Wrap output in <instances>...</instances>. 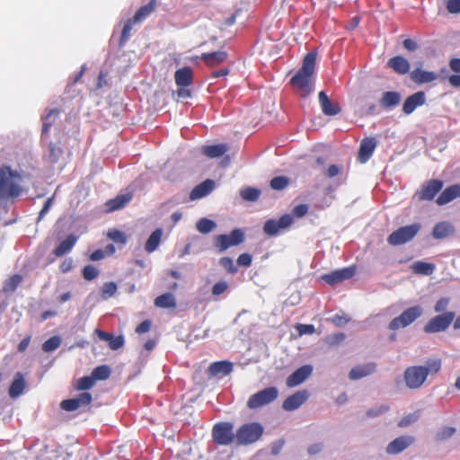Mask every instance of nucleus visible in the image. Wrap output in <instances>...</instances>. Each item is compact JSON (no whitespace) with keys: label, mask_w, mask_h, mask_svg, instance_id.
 Returning a JSON list of instances; mask_svg holds the SVG:
<instances>
[{"label":"nucleus","mask_w":460,"mask_h":460,"mask_svg":"<svg viewBox=\"0 0 460 460\" xmlns=\"http://www.w3.org/2000/svg\"><path fill=\"white\" fill-rule=\"evenodd\" d=\"M447 8L450 13H459L460 0H448L447 4Z\"/></svg>","instance_id":"obj_60"},{"label":"nucleus","mask_w":460,"mask_h":460,"mask_svg":"<svg viewBox=\"0 0 460 460\" xmlns=\"http://www.w3.org/2000/svg\"><path fill=\"white\" fill-rule=\"evenodd\" d=\"M308 396L309 394L306 390L298 391L283 402L282 408L288 411H295L308 399Z\"/></svg>","instance_id":"obj_15"},{"label":"nucleus","mask_w":460,"mask_h":460,"mask_svg":"<svg viewBox=\"0 0 460 460\" xmlns=\"http://www.w3.org/2000/svg\"><path fill=\"white\" fill-rule=\"evenodd\" d=\"M228 283L226 281H218L212 288V295L219 296L228 289Z\"/></svg>","instance_id":"obj_55"},{"label":"nucleus","mask_w":460,"mask_h":460,"mask_svg":"<svg viewBox=\"0 0 460 460\" xmlns=\"http://www.w3.org/2000/svg\"><path fill=\"white\" fill-rule=\"evenodd\" d=\"M163 234V229L157 228L150 234L145 244V250L148 253L154 252L158 248Z\"/></svg>","instance_id":"obj_31"},{"label":"nucleus","mask_w":460,"mask_h":460,"mask_svg":"<svg viewBox=\"0 0 460 460\" xmlns=\"http://www.w3.org/2000/svg\"><path fill=\"white\" fill-rule=\"evenodd\" d=\"M376 146V140L374 137H365L359 146L358 161L362 164L367 163L372 156Z\"/></svg>","instance_id":"obj_16"},{"label":"nucleus","mask_w":460,"mask_h":460,"mask_svg":"<svg viewBox=\"0 0 460 460\" xmlns=\"http://www.w3.org/2000/svg\"><path fill=\"white\" fill-rule=\"evenodd\" d=\"M454 233V226L448 222H440L437 224L432 232L435 239H443Z\"/></svg>","instance_id":"obj_32"},{"label":"nucleus","mask_w":460,"mask_h":460,"mask_svg":"<svg viewBox=\"0 0 460 460\" xmlns=\"http://www.w3.org/2000/svg\"><path fill=\"white\" fill-rule=\"evenodd\" d=\"M288 184V179L284 176H278L270 181V187L273 190H280L286 188Z\"/></svg>","instance_id":"obj_50"},{"label":"nucleus","mask_w":460,"mask_h":460,"mask_svg":"<svg viewBox=\"0 0 460 460\" xmlns=\"http://www.w3.org/2000/svg\"><path fill=\"white\" fill-rule=\"evenodd\" d=\"M155 305L161 308H174L176 306V300L172 293H165L155 298Z\"/></svg>","instance_id":"obj_35"},{"label":"nucleus","mask_w":460,"mask_h":460,"mask_svg":"<svg viewBox=\"0 0 460 460\" xmlns=\"http://www.w3.org/2000/svg\"><path fill=\"white\" fill-rule=\"evenodd\" d=\"M124 345V338L123 336L119 335L117 337L112 336L111 340L109 341V347L112 350L119 349Z\"/></svg>","instance_id":"obj_57"},{"label":"nucleus","mask_w":460,"mask_h":460,"mask_svg":"<svg viewBox=\"0 0 460 460\" xmlns=\"http://www.w3.org/2000/svg\"><path fill=\"white\" fill-rule=\"evenodd\" d=\"M227 54L226 51L218 50L211 53H203L200 58L209 66H217L226 60Z\"/></svg>","instance_id":"obj_28"},{"label":"nucleus","mask_w":460,"mask_h":460,"mask_svg":"<svg viewBox=\"0 0 460 460\" xmlns=\"http://www.w3.org/2000/svg\"><path fill=\"white\" fill-rule=\"evenodd\" d=\"M449 304V298L441 297L438 299L434 306V311L437 313H443L446 311Z\"/></svg>","instance_id":"obj_58"},{"label":"nucleus","mask_w":460,"mask_h":460,"mask_svg":"<svg viewBox=\"0 0 460 460\" xmlns=\"http://www.w3.org/2000/svg\"><path fill=\"white\" fill-rule=\"evenodd\" d=\"M228 149L229 147L226 144H217L203 146L202 153L209 158H217L222 156Z\"/></svg>","instance_id":"obj_30"},{"label":"nucleus","mask_w":460,"mask_h":460,"mask_svg":"<svg viewBox=\"0 0 460 460\" xmlns=\"http://www.w3.org/2000/svg\"><path fill=\"white\" fill-rule=\"evenodd\" d=\"M58 111L57 110H52L43 119V128H42V135L43 136L48 134L52 122L55 120V119L58 117Z\"/></svg>","instance_id":"obj_46"},{"label":"nucleus","mask_w":460,"mask_h":460,"mask_svg":"<svg viewBox=\"0 0 460 460\" xmlns=\"http://www.w3.org/2000/svg\"><path fill=\"white\" fill-rule=\"evenodd\" d=\"M216 226V223L208 218H201L196 224L197 230L201 234H208L212 232Z\"/></svg>","instance_id":"obj_39"},{"label":"nucleus","mask_w":460,"mask_h":460,"mask_svg":"<svg viewBox=\"0 0 460 460\" xmlns=\"http://www.w3.org/2000/svg\"><path fill=\"white\" fill-rule=\"evenodd\" d=\"M420 419V412L415 411L403 416L398 422V426L401 428L408 427L415 423Z\"/></svg>","instance_id":"obj_45"},{"label":"nucleus","mask_w":460,"mask_h":460,"mask_svg":"<svg viewBox=\"0 0 460 460\" xmlns=\"http://www.w3.org/2000/svg\"><path fill=\"white\" fill-rule=\"evenodd\" d=\"M308 212V207L305 204L297 205L293 209V214L297 217H304Z\"/></svg>","instance_id":"obj_64"},{"label":"nucleus","mask_w":460,"mask_h":460,"mask_svg":"<svg viewBox=\"0 0 460 460\" xmlns=\"http://www.w3.org/2000/svg\"><path fill=\"white\" fill-rule=\"evenodd\" d=\"M77 238L70 234L64 241H62L54 250V254L58 257L63 256L69 252L75 244Z\"/></svg>","instance_id":"obj_33"},{"label":"nucleus","mask_w":460,"mask_h":460,"mask_svg":"<svg viewBox=\"0 0 460 460\" xmlns=\"http://www.w3.org/2000/svg\"><path fill=\"white\" fill-rule=\"evenodd\" d=\"M402 96L398 92H385L380 99L382 107L388 109L397 106L401 102Z\"/></svg>","instance_id":"obj_29"},{"label":"nucleus","mask_w":460,"mask_h":460,"mask_svg":"<svg viewBox=\"0 0 460 460\" xmlns=\"http://www.w3.org/2000/svg\"><path fill=\"white\" fill-rule=\"evenodd\" d=\"M442 362L439 358H430L425 366H412L405 369L403 378L410 389H419L425 383L429 375H435L441 369Z\"/></svg>","instance_id":"obj_3"},{"label":"nucleus","mask_w":460,"mask_h":460,"mask_svg":"<svg viewBox=\"0 0 460 460\" xmlns=\"http://www.w3.org/2000/svg\"><path fill=\"white\" fill-rule=\"evenodd\" d=\"M22 276L16 274L9 278L4 285V290L5 292H13L17 287L22 283Z\"/></svg>","instance_id":"obj_44"},{"label":"nucleus","mask_w":460,"mask_h":460,"mask_svg":"<svg viewBox=\"0 0 460 460\" xmlns=\"http://www.w3.org/2000/svg\"><path fill=\"white\" fill-rule=\"evenodd\" d=\"M411 269L414 273L421 274V275H431L435 270V265L432 263L425 262V261H415Z\"/></svg>","instance_id":"obj_37"},{"label":"nucleus","mask_w":460,"mask_h":460,"mask_svg":"<svg viewBox=\"0 0 460 460\" xmlns=\"http://www.w3.org/2000/svg\"><path fill=\"white\" fill-rule=\"evenodd\" d=\"M423 314L420 305H414L404 310L400 315L394 317L388 324V328L392 331L403 329L411 325Z\"/></svg>","instance_id":"obj_5"},{"label":"nucleus","mask_w":460,"mask_h":460,"mask_svg":"<svg viewBox=\"0 0 460 460\" xmlns=\"http://www.w3.org/2000/svg\"><path fill=\"white\" fill-rule=\"evenodd\" d=\"M26 192L22 175L10 166L0 167V208Z\"/></svg>","instance_id":"obj_1"},{"label":"nucleus","mask_w":460,"mask_h":460,"mask_svg":"<svg viewBox=\"0 0 460 460\" xmlns=\"http://www.w3.org/2000/svg\"><path fill=\"white\" fill-rule=\"evenodd\" d=\"M111 376V369L108 366L102 365L95 367L92 372V376L96 380H106Z\"/></svg>","instance_id":"obj_41"},{"label":"nucleus","mask_w":460,"mask_h":460,"mask_svg":"<svg viewBox=\"0 0 460 460\" xmlns=\"http://www.w3.org/2000/svg\"><path fill=\"white\" fill-rule=\"evenodd\" d=\"M387 65L399 75H405L410 70L409 61L402 56H396L390 58L387 62Z\"/></svg>","instance_id":"obj_22"},{"label":"nucleus","mask_w":460,"mask_h":460,"mask_svg":"<svg viewBox=\"0 0 460 460\" xmlns=\"http://www.w3.org/2000/svg\"><path fill=\"white\" fill-rule=\"evenodd\" d=\"M62 340L59 336H53L42 344L44 352H51L56 350L61 345Z\"/></svg>","instance_id":"obj_43"},{"label":"nucleus","mask_w":460,"mask_h":460,"mask_svg":"<svg viewBox=\"0 0 460 460\" xmlns=\"http://www.w3.org/2000/svg\"><path fill=\"white\" fill-rule=\"evenodd\" d=\"M455 318L453 312H446L431 318L425 325L424 332L427 333L440 332L447 329Z\"/></svg>","instance_id":"obj_9"},{"label":"nucleus","mask_w":460,"mask_h":460,"mask_svg":"<svg viewBox=\"0 0 460 460\" xmlns=\"http://www.w3.org/2000/svg\"><path fill=\"white\" fill-rule=\"evenodd\" d=\"M420 229V225L414 223L409 226H402L394 231L387 238L391 245H401L412 240Z\"/></svg>","instance_id":"obj_7"},{"label":"nucleus","mask_w":460,"mask_h":460,"mask_svg":"<svg viewBox=\"0 0 460 460\" xmlns=\"http://www.w3.org/2000/svg\"><path fill=\"white\" fill-rule=\"evenodd\" d=\"M356 272L355 266H349L343 269L333 270L322 276V279L329 285H335L344 280L351 279Z\"/></svg>","instance_id":"obj_12"},{"label":"nucleus","mask_w":460,"mask_h":460,"mask_svg":"<svg viewBox=\"0 0 460 460\" xmlns=\"http://www.w3.org/2000/svg\"><path fill=\"white\" fill-rule=\"evenodd\" d=\"M297 331L299 334H313L315 331V328L313 324H299L297 326Z\"/></svg>","instance_id":"obj_63"},{"label":"nucleus","mask_w":460,"mask_h":460,"mask_svg":"<svg viewBox=\"0 0 460 460\" xmlns=\"http://www.w3.org/2000/svg\"><path fill=\"white\" fill-rule=\"evenodd\" d=\"M260 195L261 190L252 187H246L240 190V196L245 201L254 202L259 199Z\"/></svg>","instance_id":"obj_38"},{"label":"nucleus","mask_w":460,"mask_h":460,"mask_svg":"<svg viewBox=\"0 0 460 460\" xmlns=\"http://www.w3.org/2000/svg\"><path fill=\"white\" fill-rule=\"evenodd\" d=\"M414 441L415 439L412 436H400L386 446L385 452L388 455H398L411 446Z\"/></svg>","instance_id":"obj_13"},{"label":"nucleus","mask_w":460,"mask_h":460,"mask_svg":"<svg viewBox=\"0 0 460 460\" xmlns=\"http://www.w3.org/2000/svg\"><path fill=\"white\" fill-rule=\"evenodd\" d=\"M318 100L324 115L334 116L341 112L340 106L337 103L332 102L325 92L322 91L319 93Z\"/></svg>","instance_id":"obj_19"},{"label":"nucleus","mask_w":460,"mask_h":460,"mask_svg":"<svg viewBox=\"0 0 460 460\" xmlns=\"http://www.w3.org/2000/svg\"><path fill=\"white\" fill-rule=\"evenodd\" d=\"M443 182L439 180H431L423 185L419 193L420 199L423 200L432 199L437 193L442 189Z\"/></svg>","instance_id":"obj_18"},{"label":"nucleus","mask_w":460,"mask_h":460,"mask_svg":"<svg viewBox=\"0 0 460 460\" xmlns=\"http://www.w3.org/2000/svg\"><path fill=\"white\" fill-rule=\"evenodd\" d=\"M62 154L61 148L54 144L49 145V159L52 163H56Z\"/></svg>","instance_id":"obj_56"},{"label":"nucleus","mask_w":460,"mask_h":460,"mask_svg":"<svg viewBox=\"0 0 460 460\" xmlns=\"http://www.w3.org/2000/svg\"><path fill=\"white\" fill-rule=\"evenodd\" d=\"M220 265L228 270L230 273H235L237 268L234 264V261L229 257H223L219 261Z\"/></svg>","instance_id":"obj_54"},{"label":"nucleus","mask_w":460,"mask_h":460,"mask_svg":"<svg viewBox=\"0 0 460 460\" xmlns=\"http://www.w3.org/2000/svg\"><path fill=\"white\" fill-rule=\"evenodd\" d=\"M278 222L279 225H280L282 230L287 229L293 223V217L289 214H286L282 216L279 219H278Z\"/></svg>","instance_id":"obj_59"},{"label":"nucleus","mask_w":460,"mask_h":460,"mask_svg":"<svg viewBox=\"0 0 460 460\" xmlns=\"http://www.w3.org/2000/svg\"><path fill=\"white\" fill-rule=\"evenodd\" d=\"M132 199V194L128 192L118 195L115 199H110L107 203V210L114 211L124 208Z\"/></svg>","instance_id":"obj_27"},{"label":"nucleus","mask_w":460,"mask_h":460,"mask_svg":"<svg viewBox=\"0 0 460 460\" xmlns=\"http://www.w3.org/2000/svg\"><path fill=\"white\" fill-rule=\"evenodd\" d=\"M240 266L249 267L252 264V256L249 253H243L237 259Z\"/></svg>","instance_id":"obj_62"},{"label":"nucleus","mask_w":460,"mask_h":460,"mask_svg":"<svg viewBox=\"0 0 460 460\" xmlns=\"http://www.w3.org/2000/svg\"><path fill=\"white\" fill-rule=\"evenodd\" d=\"M317 54L315 51L307 53L300 69L290 79L292 86L297 88L303 97L313 92V75L314 73Z\"/></svg>","instance_id":"obj_2"},{"label":"nucleus","mask_w":460,"mask_h":460,"mask_svg":"<svg viewBox=\"0 0 460 460\" xmlns=\"http://www.w3.org/2000/svg\"><path fill=\"white\" fill-rule=\"evenodd\" d=\"M263 231L270 236H273L278 234L282 228L277 219H269L265 222L263 226Z\"/></svg>","instance_id":"obj_40"},{"label":"nucleus","mask_w":460,"mask_h":460,"mask_svg":"<svg viewBox=\"0 0 460 460\" xmlns=\"http://www.w3.org/2000/svg\"><path fill=\"white\" fill-rule=\"evenodd\" d=\"M313 367L311 365H304L293 372L286 381L288 387H295L305 382L312 374Z\"/></svg>","instance_id":"obj_14"},{"label":"nucleus","mask_w":460,"mask_h":460,"mask_svg":"<svg viewBox=\"0 0 460 460\" xmlns=\"http://www.w3.org/2000/svg\"><path fill=\"white\" fill-rule=\"evenodd\" d=\"M426 96L424 92H417L410 95L402 104V112L404 114H411L414 110L425 103Z\"/></svg>","instance_id":"obj_17"},{"label":"nucleus","mask_w":460,"mask_h":460,"mask_svg":"<svg viewBox=\"0 0 460 460\" xmlns=\"http://www.w3.org/2000/svg\"><path fill=\"white\" fill-rule=\"evenodd\" d=\"M99 275V270L93 265H86L83 269V277L86 280H93L96 279Z\"/></svg>","instance_id":"obj_51"},{"label":"nucleus","mask_w":460,"mask_h":460,"mask_svg":"<svg viewBox=\"0 0 460 460\" xmlns=\"http://www.w3.org/2000/svg\"><path fill=\"white\" fill-rule=\"evenodd\" d=\"M216 187V183L213 180L208 179L203 182L197 185L190 192V199L196 200L208 196L213 191Z\"/></svg>","instance_id":"obj_20"},{"label":"nucleus","mask_w":460,"mask_h":460,"mask_svg":"<svg viewBox=\"0 0 460 460\" xmlns=\"http://www.w3.org/2000/svg\"><path fill=\"white\" fill-rule=\"evenodd\" d=\"M94 378L93 376H84L77 380L76 389L80 391H85L92 388L94 385Z\"/></svg>","instance_id":"obj_47"},{"label":"nucleus","mask_w":460,"mask_h":460,"mask_svg":"<svg viewBox=\"0 0 460 460\" xmlns=\"http://www.w3.org/2000/svg\"><path fill=\"white\" fill-rule=\"evenodd\" d=\"M411 78L417 84H426L435 81L438 78V75L434 72L417 68L411 71Z\"/></svg>","instance_id":"obj_24"},{"label":"nucleus","mask_w":460,"mask_h":460,"mask_svg":"<svg viewBox=\"0 0 460 460\" xmlns=\"http://www.w3.org/2000/svg\"><path fill=\"white\" fill-rule=\"evenodd\" d=\"M456 432V429L453 427H442L436 434L437 440H447L450 438Z\"/></svg>","instance_id":"obj_48"},{"label":"nucleus","mask_w":460,"mask_h":460,"mask_svg":"<svg viewBox=\"0 0 460 460\" xmlns=\"http://www.w3.org/2000/svg\"><path fill=\"white\" fill-rule=\"evenodd\" d=\"M192 70L188 66H184L175 72V83L181 87L189 86L192 83Z\"/></svg>","instance_id":"obj_25"},{"label":"nucleus","mask_w":460,"mask_h":460,"mask_svg":"<svg viewBox=\"0 0 460 460\" xmlns=\"http://www.w3.org/2000/svg\"><path fill=\"white\" fill-rule=\"evenodd\" d=\"M93 397L90 393L84 392L75 398L64 400L60 403L61 409L66 411H74L83 407L88 406L92 402Z\"/></svg>","instance_id":"obj_11"},{"label":"nucleus","mask_w":460,"mask_h":460,"mask_svg":"<svg viewBox=\"0 0 460 460\" xmlns=\"http://www.w3.org/2000/svg\"><path fill=\"white\" fill-rule=\"evenodd\" d=\"M376 368V366L374 363L358 365L350 369L349 377L350 380H358L373 374Z\"/></svg>","instance_id":"obj_21"},{"label":"nucleus","mask_w":460,"mask_h":460,"mask_svg":"<svg viewBox=\"0 0 460 460\" xmlns=\"http://www.w3.org/2000/svg\"><path fill=\"white\" fill-rule=\"evenodd\" d=\"M233 370V364L228 361H217L212 363L208 367L211 376H227Z\"/></svg>","instance_id":"obj_26"},{"label":"nucleus","mask_w":460,"mask_h":460,"mask_svg":"<svg viewBox=\"0 0 460 460\" xmlns=\"http://www.w3.org/2000/svg\"><path fill=\"white\" fill-rule=\"evenodd\" d=\"M264 429L259 422H249L240 426L235 431L237 445L247 446L255 443L262 436Z\"/></svg>","instance_id":"obj_4"},{"label":"nucleus","mask_w":460,"mask_h":460,"mask_svg":"<svg viewBox=\"0 0 460 460\" xmlns=\"http://www.w3.org/2000/svg\"><path fill=\"white\" fill-rule=\"evenodd\" d=\"M108 237L118 243L124 244L127 242L126 234L119 230L109 231Z\"/></svg>","instance_id":"obj_52"},{"label":"nucleus","mask_w":460,"mask_h":460,"mask_svg":"<svg viewBox=\"0 0 460 460\" xmlns=\"http://www.w3.org/2000/svg\"><path fill=\"white\" fill-rule=\"evenodd\" d=\"M25 387L24 379L22 376V374L17 373L15 376L14 380L10 385L9 388V395L12 398H16L19 395H21L23 392V389Z\"/></svg>","instance_id":"obj_34"},{"label":"nucleus","mask_w":460,"mask_h":460,"mask_svg":"<svg viewBox=\"0 0 460 460\" xmlns=\"http://www.w3.org/2000/svg\"><path fill=\"white\" fill-rule=\"evenodd\" d=\"M118 290V286L115 282H106L102 287L101 296L103 300H107L113 296Z\"/></svg>","instance_id":"obj_42"},{"label":"nucleus","mask_w":460,"mask_h":460,"mask_svg":"<svg viewBox=\"0 0 460 460\" xmlns=\"http://www.w3.org/2000/svg\"><path fill=\"white\" fill-rule=\"evenodd\" d=\"M155 0H151L147 4L140 7L134 15V22H141L149 16L155 10Z\"/></svg>","instance_id":"obj_36"},{"label":"nucleus","mask_w":460,"mask_h":460,"mask_svg":"<svg viewBox=\"0 0 460 460\" xmlns=\"http://www.w3.org/2000/svg\"><path fill=\"white\" fill-rule=\"evenodd\" d=\"M214 441L217 444L226 446L235 440L234 425L230 422H221L214 426L212 431Z\"/></svg>","instance_id":"obj_8"},{"label":"nucleus","mask_w":460,"mask_h":460,"mask_svg":"<svg viewBox=\"0 0 460 460\" xmlns=\"http://www.w3.org/2000/svg\"><path fill=\"white\" fill-rule=\"evenodd\" d=\"M279 396V390L275 386L264 388L252 394L247 401V407L256 410L274 402Z\"/></svg>","instance_id":"obj_6"},{"label":"nucleus","mask_w":460,"mask_h":460,"mask_svg":"<svg viewBox=\"0 0 460 460\" xmlns=\"http://www.w3.org/2000/svg\"><path fill=\"white\" fill-rule=\"evenodd\" d=\"M350 316L346 314H335L332 317V322L336 325V326H339V327H342L344 326L346 323H348L349 321H350Z\"/></svg>","instance_id":"obj_53"},{"label":"nucleus","mask_w":460,"mask_h":460,"mask_svg":"<svg viewBox=\"0 0 460 460\" xmlns=\"http://www.w3.org/2000/svg\"><path fill=\"white\" fill-rule=\"evenodd\" d=\"M340 172H341L340 166H338L336 164H332L323 172V173L329 178H333V177L337 176L340 173Z\"/></svg>","instance_id":"obj_61"},{"label":"nucleus","mask_w":460,"mask_h":460,"mask_svg":"<svg viewBox=\"0 0 460 460\" xmlns=\"http://www.w3.org/2000/svg\"><path fill=\"white\" fill-rule=\"evenodd\" d=\"M136 22H134V19L128 20L123 27L120 40H119V45H123L130 37V31L132 30L133 24Z\"/></svg>","instance_id":"obj_49"},{"label":"nucleus","mask_w":460,"mask_h":460,"mask_svg":"<svg viewBox=\"0 0 460 460\" xmlns=\"http://www.w3.org/2000/svg\"><path fill=\"white\" fill-rule=\"evenodd\" d=\"M244 241V234L241 229L233 230L230 234H219L216 237L215 245L220 252H225L231 246H235Z\"/></svg>","instance_id":"obj_10"},{"label":"nucleus","mask_w":460,"mask_h":460,"mask_svg":"<svg viewBox=\"0 0 460 460\" xmlns=\"http://www.w3.org/2000/svg\"><path fill=\"white\" fill-rule=\"evenodd\" d=\"M458 197H460V184L451 185L442 191L437 199V203L445 205Z\"/></svg>","instance_id":"obj_23"}]
</instances>
